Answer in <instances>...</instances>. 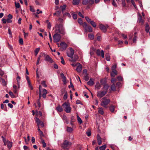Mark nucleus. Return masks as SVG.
Wrapping results in <instances>:
<instances>
[{
	"label": "nucleus",
	"instance_id": "1",
	"mask_svg": "<svg viewBox=\"0 0 150 150\" xmlns=\"http://www.w3.org/2000/svg\"><path fill=\"white\" fill-rule=\"evenodd\" d=\"M71 142L68 141L67 140H65L64 141L62 145V147L65 150H69V148L72 145Z\"/></svg>",
	"mask_w": 150,
	"mask_h": 150
},
{
	"label": "nucleus",
	"instance_id": "2",
	"mask_svg": "<svg viewBox=\"0 0 150 150\" xmlns=\"http://www.w3.org/2000/svg\"><path fill=\"white\" fill-rule=\"evenodd\" d=\"M62 106L64 108V110L67 113H69L71 112V108L68 102H65L62 105Z\"/></svg>",
	"mask_w": 150,
	"mask_h": 150
},
{
	"label": "nucleus",
	"instance_id": "3",
	"mask_svg": "<svg viewBox=\"0 0 150 150\" xmlns=\"http://www.w3.org/2000/svg\"><path fill=\"white\" fill-rule=\"evenodd\" d=\"M110 100L109 99H107L104 97L102 99V100L100 103V105L105 108H107V105L109 104Z\"/></svg>",
	"mask_w": 150,
	"mask_h": 150
},
{
	"label": "nucleus",
	"instance_id": "4",
	"mask_svg": "<svg viewBox=\"0 0 150 150\" xmlns=\"http://www.w3.org/2000/svg\"><path fill=\"white\" fill-rule=\"evenodd\" d=\"M83 26L84 28L85 32H91L92 31V28L90 25H88L86 22L83 23Z\"/></svg>",
	"mask_w": 150,
	"mask_h": 150
},
{
	"label": "nucleus",
	"instance_id": "5",
	"mask_svg": "<svg viewBox=\"0 0 150 150\" xmlns=\"http://www.w3.org/2000/svg\"><path fill=\"white\" fill-rule=\"evenodd\" d=\"M54 42H59L61 39L60 35L57 33H55L53 36Z\"/></svg>",
	"mask_w": 150,
	"mask_h": 150
},
{
	"label": "nucleus",
	"instance_id": "6",
	"mask_svg": "<svg viewBox=\"0 0 150 150\" xmlns=\"http://www.w3.org/2000/svg\"><path fill=\"white\" fill-rule=\"evenodd\" d=\"M94 3V0H82V4L84 5H91Z\"/></svg>",
	"mask_w": 150,
	"mask_h": 150
},
{
	"label": "nucleus",
	"instance_id": "7",
	"mask_svg": "<svg viewBox=\"0 0 150 150\" xmlns=\"http://www.w3.org/2000/svg\"><path fill=\"white\" fill-rule=\"evenodd\" d=\"M109 26L108 25H105L102 24H100L99 25V27L100 29L103 32L105 33L107 31V29L108 28Z\"/></svg>",
	"mask_w": 150,
	"mask_h": 150
},
{
	"label": "nucleus",
	"instance_id": "8",
	"mask_svg": "<svg viewBox=\"0 0 150 150\" xmlns=\"http://www.w3.org/2000/svg\"><path fill=\"white\" fill-rule=\"evenodd\" d=\"M36 122L37 123L38 127H40V128H43L44 126V125L42 122L40 121L38 118H36Z\"/></svg>",
	"mask_w": 150,
	"mask_h": 150
},
{
	"label": "nucleus",
	"instance_id": "9",
	"mask_svg": "<svg viewBox=\"0 0 150 150\" xmlns=\"http://www.w3.org/2000/svg\"><path fill=\"white\" fill-rule=\"evenodd\" d=\"M60 46H61V47L60 48V49L62 51L65 50L67 47V44L63 42H61L60 44Z\"/></svg>",
	"mask_w": 150,
	"mask_h": 150
},
{
	"label": "nucleus",
	"instance_id": "10",
	"mask_svg": "<svg viewBox=\"0 0 150 150\" xmlns=\"http://www.w3.org/2000/svg\"><path fill=\"white\" fill-rule=\"evenodd\" d=\"M62 27V24H56L55 25V32L56 33H60L61 28Z\"/></svg>",
	"mask_w": 150,
	"mask_h": 150
},
{
	"label": "nucleus",
	"instance_id": "11",
	"mask_svg": "<svg viewBox=\"0 0 150 150\" xmlns=\"http://www.w3.org/2000/svg\"><path fill=\"white\" fill-rule=\"evenodd\" d=\"M69 50L70 52L67 53V54L68 57L70 58H71L74 54V50L71 48H69Z\"/></svg>",
	"mask_w": 150,
	"mask_h": 150
},
{
	"label": "nucleus",
	"instance_id": "12",
	"mask_svg": "<svg viewBox=\"0 0 150 150\" xmlns=\"http://www.w3.org/2000/svg\"><path fill=\"white\" fill-rule=\"evenodd\" d=\"M107 93L105 91H98L97 92V96L98 97L102 98Z\"/></svg>",
	"mask_w": 150,
	"mask_h": 150
},
{
	"label": "nucleus",
	"instance_id": "13",
	"mask_svg": "<svg viewBox=\"0 0 150 150\" xmlns=\"http://www.w3.org/2000/svg\"><path fill=\"white\" fill-rule=\"evenodd\" d=\"M45 60L46 61L49 62L50 63H52L53 62L52 59L48 55L46 56L45 58Z\"/></svg>",
	"mask_w": 150,
	"mask_h": 150
},
{
	"label": "nucleus",
	"instance_id": "14",
	"mask_svg": "<svg viewBox=\"0 0 150 150\" xmlns=\"http://www.w3.org/2000/svg\"><path fill=\"white\" fill-rule=\"evenodd\" d=\"M82 69V65L79 63L76 68V71L79 73H80Z\"/></svg>",
	"mask_w": 150,
	"mask_h": 150
},
{
	"label": "nucleus",
	"instance_id": "15",
	"mask_svg": "<svg viewBox=\"0 0 150 150\" xmlns=\"http://www.w3.org/2000/svg\"><path fill=\"white\" fill-rule=\"evenodd\" d=\"M109 87L110 86L108 84L104 85H103V89L104 91H105V92H106V93H107Z\"/></svg>",
	"mask_w": 150,
	"mask_h": 150
},
{
	"label": "nucleus",
	"instance_id": "16",
	"mask_svg": "<svg viewBox=\"0 0 150 150\" xmlns=\"http://www.w3.org/2000/svg\"><path fill=\"white\" fill-rule=\"evenodd\" d=\"M62 78V81L64 83V84L66 83V78L64 76V75L63 73H61L60 74Z\"/></svg>",
	"mask_w": 150,
	"mask_h": 150
},
{
	"label": "nucleus",
	"instance_id": "17",
	"mask_svg": "<svg viewBox=\"0 0 150 150\" xmlns=\"http://www.w3.org/2000/svg\"><path fill=\"white\" fill-rule=\"evenodd\" d=\"M17 76L16 79L17 82L18 86V88H19L20 85V80L21 78L20 76L18 75V73H17Z\"/></svg>",
	"mask_w": 150,
	"mask_h": 150
},
{
	"label": "nucleus",
	"instance_id": "18",
	"mask_svg": "<svg viewBox=\"0 0 150 150\" xmlns=\"http://www.w3.org/2000/svg\"><path fill=\"white\" fill-rule=\"evenodd\" d=\"M138 21L139 23H142V24H143L144 21V20L142 19V16L139 14L138 16Z\"/></svg>",
	"mask_w": 150,
	"mask_h": 150
},
{
	"label": "nucleus",
	"instance_id": "19",
	"mask_svg": "<svg viewBox=\"0 0 150 150\" xmlns=\"http://www.w3.org/2000/svg\"><path fill=\"white\" fill-rule=\"evenodd\" d=\"M94 80L92 78H91L89 81L87 82V84L89 86H92L94 84Z\"/></svg>",
	"mask_w": 150,
	"mask_h": 150
},
{
	"label": "nucleus",
	"instance_id": "20",
	"mask_svg": "<svg viewBox=\"0 0 150 150\" xmlns=\"http://www.w3.org/2000/svg\"><path fill=\"white\" fill-rule=\"evenodd\" d=\"M56 109L57 111L60 112H62L63 110L62 107L59 105H58L56 108Z\"/></svg>",
	"mask_w": 150,
	"mask_h": 150
},
{
	"label": "nucleus",
	"instance_id": "21",
	"mask_svg": "<svg viewBox=\"0 0 150 150\" xmlns=\"http://www.w3.org/2000/svg\"><path fill=\"white\" fill-rule=\"evenodd\" d=\"M137 32H135L134 34V38L133 39V41L134 43H136L137 37Z\"/></svg>",
	"mask_w": 150,
	"mask_h": 150
},
{
	"label": "nucleus",
	"instance_id": "22",
	"mask_svg": "<svg viewBox=\"0 0 150 150\" xmlns=\"http://www.w3.org/2000/svg\"><path fill=\"white\" fill-rule=\"evenodd\" d=\"M71 58V61L75 62L78 59V57L77 55H75L74 56V57H72Z\"/></svg>",
	"mask_w": 150,
	"mask_h": 150
},
{
	"label": "nucleus",
	"instance_id": "23",
	"mask_svg": "<svg viewBox=\"0 0 150 150\" xmlns=\"http://www.w3.org/2000/svg\"><path fill=\"white\" fill-rule=\"evenodd\" d=\"M59 33H60L61 34H62L63 35H64L65 33V29L63 27L62 25V27L61 28Z\"/></svg>",
	"mask_w": 150,
	"mask_h": 150
},
{
	"label": "nucleus",
	"instance_id": "24",
	"mask_svg": "<svg viewBox=\"0 0 150 150\" xmlns=\"http://www.w3.org/2000/svg\"><path fill=\"white\" fill-rule=\"evenodd\" d=\"M80 0H73L72 4L74 5H78Z\"/></svg>",
	"mask_w": 150,
	"mask_h": 150
},
{
	"label": "nucleus",
	"instance_id": "25",
	"mask_svg": "<svg viewBox=\"0 0 150 150\" xmlns=\"http://www.w3.org/2000/svg\"><path fill=\"white\" fill-rule=\"evenodd\" d=\"M97 139L98 143V144L99 145H100L101 144L102 141L100 137L99 136L98 134L97 135Z\"/></svg>",
	"mask_w": 150,
	"mask_h": 150
},
{
	"label": "nucleus",
	"instance_id": "26",
	"mask_svg": "<svg viewBox=\"0 0 150 150\" xmlns=\"http://www.w3.org/2000/svg\"><path fill=\"white\" fill-rule=\"evenodd\" d=\"M146 25L145 27V31L147 33H148L150 30V27L147 23H146Z\"/></svg>",
	"mask_w": 150,
	"mask_h": 150
},
{
	"label": "nucleus",
	"instance_id": "27",
	"mask_svg": "<svg viewBox=\"0 0 150 150\" xmlns=\"http://www.w3.org/2000/svg\"><path fill=\"white\" fill-rule=\"evenodd\" d=\"M100 81L102 85H104L106 84V80L104 79H101Z\"/></svg>",
	"mask_w": 150,
	"mask_h": 150
},
{
	"label": "nucleus",
	"instance_id": "28",
	"mask_svg": "<svg viewBox=\"0 0 150 150\" xmlns=\"http://www.w3.org/2000/svg\"><path fill=\"white\" fill-rule=\"evenodd\" d=\"M95 87L96 88H97L98 89L100 88L101 86L99 82H97L96 83Z\"/></svg>",
	"mask_w": 150,
	"mask_h": 150
},
{
	"label": "nucleus",
	"instance_id": "29",
	"mask_svg": "<svg viewBox=\"0 0 150 150\" xmlns=\"http://www.w3.org/2000/svg\"><path fill=\"white\" fill-rule=\"evenodd\" d=\"M8 44V48L11 51H12L13 54H15V52H14V51L13 50V47H12V46H11V45H10L9 44V43L8 42L7 43Z\"/></svg>",
	"mask_w": 150,
	"mask_h": 150
},
{
	"label": "nucleus",
	"instance_id": "30",
	"mask_svg": "<svg viewBox=\"0 0 150 150\" xmlns=\"http://www.w3.org/2000/svg\"><path fill=\"white\" fill-rule=\"evenodd\" d=\"M5 105V108H4V105L3 104L1 103V109L4 110L6 111H7V108H6V105Z\"/></svg>",
	"mask_w": 150,
	"mask_h": 150
},
{
	"label": "nucleus",
	"instance_id": "31",
	"mask_svg": "<svg viewBox=\"0 0 150 150\" xmlns=\"http://www.w3.org/2000/svg\"><path fill=\"white\" fill-rule=\"evenodd\" d=\"M7 143V146L8 148L9 149H10L12 146V142H11L9 141Z\"/></svg>",
	"mask_w": 150,
	"mask_h": 150
},
{
	"label": "nucleus",
	"instance_id": "32",
	"mask_svg": "<svg viewBox=\"0 0 150 150\" xmlns=\"http://www.w3.org/2000/svg\"><path fill=\"white\" fill-rule=\"evenodd\" d=\"M62 119L67 124L69 123V121L68 120L67 117L66 116L63 115Z\"/></svg>",
	"mask_w": 150,
	"mask_h": 150
},
{
	"label": "nucleus",
	"instance_id": "33",
	"mask_svg": "<svg viewBox=\"0 0 150 150\" xmlns=\"http://www.w3.org/2000/svg\"><path fill=\"white\" fill-rule=\"evenodd\" d=\"M110 88L112 91H114L116 90V87L114 83L111 86Z\"/></svg>",
	"mask_w": 150,
	"mask_h": 150
},
{
	"label": "nucleus",
	"instance_id": "34",
	"mask_svg": "<svg viewBox=\"0 0 150 150\" xmlns=\"http://www.w3.org/2000/svg\"><path fill=\"white\" fill-rule=\"evenodd\" d=\"M98 112L101 115H103L104 114L103 109L102 108H99Z\"/></svg>",
	"mask_w": 150,
	"mask_h": 150
},
{
	"label": "nucleus",
	"instance_id": "35",
	"mask_svg": "<svg viewBox=\"0 0 150 150\" xmlns=\"http://www.w3.org/2000/svg\"><path fill=\"white\" fill-rule=\"evenodd\" d=\"M115 108L114 106L111 105L109 107V110L112 112H114L115 110Z\"/></svg>",
	"mask_w": 150,
	"mask_h": 150
},
{
	"label": "nucleus",
	"instance_id": "36",
	"mask_svg": "<svg viewBox=\"0 0 150 150\" xmlns=\"http://www.w3.org/2000/svg\"><path fill=\"white\" fill-rule=\"evenodd\" d=\"M105 59L106 60L108 61H110V57L108 53H107L105 55Z\"/></svg>",
	"mask_w": 150,
	"mask_h": 150
},
{
	"label": "nucleus",
	"instance_id": "37",
	"mask_svg": "<svg viewBox=\"0 0 150 150\" xmlns=\"http://www.w3.org/2000/svg\"><path fill=\"white\" fill-rule=\"evenodd\" d=\"M89 38L91 40H93L94 38V35L93 34H89L88 35Z\"/></svg>",
	"mask_w": 150,
	"mask_h": 150
},
{
	"label": "nucleus",
	"instance_id": "38",
	"mask_svg": "<svg viewBox=\"0 0 150 150\" xmlns=\"http://www.w3.org/2000/svg\"><path fill=\"white\" fill-rule=\"evenodd\" d=\"M41 142H42V146H43V147L44 148H45V147H46V144L45 143V141L44 140V139L42 138H41Z\"/></svg>",
	"mask_w": 150,
	"mask_h": 150
},
{
	"label": "nucleus",
	"instance_id": "39",
	"mask_svg": "<svg viewBox=\"0 0 150 150\" xmlns=\"http://www.w3.org/2000/svg\"><path fill=\"white\" fill-rule=\"evenodd\" d=\"M66 7V5H63L61 6L60 7V9L63 12L64 10H65Z\"/></svg>",
	"mask_w": 150,
	"mask_h": 150
},
{
	"label": "nucleus",
	"instance_id": "40",
	"mask_svg": "<svg viewBox=\"0 0 150 150\" xmlns=\"http://www.w3.org/2000/svg\"><path fill=\"white\" fill-rule=\"evenodd\" d=\"M0 81L2 83L3 85L5 86L6 85V81L4 79L1 78Z\"/></svg>",
	"mask_w": 150,
	"mask_h": 150
},
{
	"label": "nucleus",
	"instance_id": "41",
	"mask_svg": "<svg viewBox=\"0 0 150 150\" xmlns=\"http://www.w3.org/2000/svg\"><path fill=\"white\" fill-rule=\"evenodd\" d=\"M66 16H67L69 18L71 17V15L69 13L66 12L63 14V17H64Z\"/></svg>",
	"mask_w": 150,
	"mask_h": 150
},
{
	"label": "nucleus",
	"instance_id": "42",
	"mask_svg": "<svg viewBox=\"0 0 150 150\" xmlns=\"http://www.w3.org/2000/svg\"><path fill=\"white\" fill-rule=\"evenodd\" d=\"M106 147V145L105 144H104L102 146L100 147L99 149L100 150H105Z\"/></svg>",
	"mask_w": 150,
	"mask_h": 150
},
{
	"label": "nucleus",
	"instance_id": "43",
	"mask_svg": "<svg viewBox=\"0 0 150 150\" xmlns=\"http://www.w3.org/2000/svg\"><path fill=\"white\" fill-rule=\"evenodd\" d=\"M75 121L74 117L73 116H72L71 117V125H73V122H74Z\"/></svg>",
	"mask_w": 150,
	"mask_h": 150
},
{
	"label": "nucleus",
	"instance_id": "44",
	"mask_svg": "<svg viewBox=\"0 0 150 150\" xmlns=\"http://www.w3.org/2000/svg\"><path fill=\"white\" fill-rule=\"evenodd\" d=\"M71 14L73 18L74 19L76 20V19H77V15L76 14L74 13H73H73H71Z\"/></svg>",
	"mask_w": 150,
	"mask_h": 150
},
{
	"label": "nucleus",
	"instance_id": "45",
	"mask_svg": "<svg viewBox=\"0 0 150 150\" xmlns=\"http://www.w3.org/2000/svg\"><path fill=\"white\" fill-rule=\"evenodd\" d=\"M92 25V26L94 27L95 28L96 26V24L93 21H91L90 22V23Z\"/></svg>",
	"mask_w": 150,
	"mask_h": 150
},
{
	"label": "nucleus",
	"instance_id": "46",
	"mask_svg": "<svg viewBox=\"0 0 150 150\" xmlns=\"http://www.w3.org/2000/svg\"><path fill=\"white\" fill-rule=\"evenodd\" d=\"M77 117L78 122L80 124H81L82 122V120L78 115L77 116Z\"/></svg>",
	"mask_w": 150,
	"mask_h": 150
},
{
	"label": "nucleus",
	"instance_id": "47",
	"mask_svg": "<svg viewBox=\"0 0 150 150\" xmlns=\"http://www.w3.org/2000/svg\"><path fill=\"white\" fill-rule=\"evenodd\" d=\"M15 7L16 8H19L20 7V4L19 3L15 2Z\"/></svg>",
	"mask_w": 150,
	"mask_h": 150
},
{
	"label": "nucleus",
	"instance_id": "48",
	"mask_svg": "<svg viewBox=\"0 0 150 150\" xmlns=\"http://www.w3.org/2000/svg\"><path fill=\"white\" fill-rule=\"evenodd\" d=\"M40 50V48H36L34 52L35 54V55H37L38 54Z\"/></svg>",
	"mask_w": 150,
	"mask_h": 150
},
{
	"label": "nucleus",
	"instance_id": "49",
	"mask_svg": "<svg viewBox=\"0 0 150 150\" xmlns=\"http://www.w3.org/2000/svg\"><path fill=\"white\" fill-rule=\"evenodd\" d=\"M67 130L68 132H71L73 131V129L70 127H67Z\"/></svg>",
	"mask_w": 150,
	"mask_h": 150
},
{
	"label": "nucleus",
	"instance_id": "50",
	"mask_svg": "<svg viewBox=\"0 0 150 150\" xmlns=\"http://www.w3.org/2000/svg\"><path fill=\"white\" fill-rule=\"evenodd\" d=\"M84 79L86 81H88L89 79V77L88 76V75L86 74L85 75L84 77Z\"/></svg>",
	"mask_w": 150,
	"mask_h": 150
},
{
	"label": "nucleus",
	"instance_id": "51",
	"mask_svg": "<svg viewBox=\"0 0 150 150\" xmlns=\"http://www.w3.org/2000/svg\"><path fill=\"white\" fill-rule=\"evenodd\" d=\"M68 96V94L67 92H66L64 96L63 99L64 100H66L67 99Z\"/></svg>",
	"mask_w": 150,
	"mask_h": 150
},
{
	"label": "nucleus",
	"instance_id": "52",
	"mask_svg": "<svg viewBox=\"0 0 150 150\" xmlns=\"http://www.w3.org/2000/svg\"><path fill=\"white\" fill-rule=\"evenodd\" d=\"M122 4L123 7L125 8L126 7V4L125 0H122Z\"/></svg>",
	"mask_w": 150,
	"mask_h": 150
},
{
	"label": "nucleus",
	"instance_id": "53",
	"mask_svg": "<svg viewBox=\"0 0 150 150\" xmlns=\"http://www.w3.org/2000/svg\"><path fill=\"white\" fill-rule=\"evenodd\" d=\"M8 94L12 98H15V96L12 92L11 91H10L9 92Z\"/></svg>",
	"mask_w": 150,
	"mask_h": 150
},
{
	"label": "nucleus",
	"instance_id": "54",
	"mask_svg": "<svg viewBox=\"0 0 150 150\" xmlns=\"http://www.w3.org/2000/svg\"><path fill=\"white\" fill-rule=\"evenodd\" d=\"M117 79L119 81H122L123 80V78L120 76H117Z\"/></svg>",
	"mask_w": 150,
	"mask_h": 150
},
{
	"label": "nucleus",
	"instance_id": "55",
	"mask_svg": "<svg viewBox=\"0 0 150 150\" xmlns=\"http://www.w3.org/2000/svg\"><path fill=\"white\" fill-rule=\"evenodd\" d=\"M85 18L87 22L88 23H90V22L91 21V19H90L88 16H86Z\"/></svg>",
	"mask_w": 150,
	"mask_h": 150
},
{
	"label": "nucleus",
	"instance_id": "56",
	"mask_svg": "<svg viewBox=\"0 0 150 150\" xmlns=\"http://www.w3.org/2000/svg\"><path fill=\"white\" fill-rule=\"evenodd\" d=\"M96 53L98 56H100L101 53V52H100V50L99 49H98L96 50Z\"/></svg>",
	"mask_w": 150,
	"mask_h": 150
},
{
	"label": "nucleus",
	"instance_id": "57",
	"mask_svg": "<svg viewBox=\"0 0 150 150\" xmlns=\"http://www.w3.org/2000/svg\"><path fill=\"white\" fill-rule=\"evenodd\" d=\"M41 84L44 87H46L47 86V85L45 83V81H42L41 82Z\"/></svg>",
	"mask_w": 150,
	"mask_h": 150
},
{
	"label": "nucleus",
	"instance_id": "58",
	"mask_svg": "<svg viewBox=\"0 0 150 150\" xmlns=\"http://www.w3.org/2000/svg\"><path fill=\"white\" fill-rule=\"evenodd\" d=\"M61 95H63L64 93H65L66 92L65 91V90L64 88H62L61 89Z\"/></svg>",
	"mask_w": 150,
	"mask_h": 150
},
{
	"label": "nucleus",
	"instance_id": "59",
	"mask_svg": "<svg viewBox=\"0 0 150 150\" xmlns=\"http://www.w3.org/2000/svg\"><path fill=\"white\" fill-rule=\"evenodd\" d=\"M78 23L81 25L83 24L82 19H81V18H79L78 19Z\"/></svg>",
	"mask_w": 150,
	"mask_h": 150
},
{
	"label": "nucleus",
	"instance_id": "60",
	"mask_svg": "<svg viewBox=\"0 0 150 150\" xmlns=\"http://www.w3.org/2000/svg\"><path fill=\"white\" fill-rule=\"evenodd\" d=\"M61 63L63 64H65L64 60V58L62 57H61Z\"/></svg>",
	"mask_w": 150,
	"mask_h": 150
},
{
	"label": "nucleus",
	"instance_id": "61",
	"mask_svg": "<svg viewBox=\"0 0 150 150\" xmlns=\"http://www.w3.org/2000/svg\"><path fill=\"white\" fill-rule=\"evenodd\" d=\"M8 33L10 35V37H12V36L11 31V29L9 28L8 29Z\"/></svg>",
	"mask_w": 150,
	"mask_h": 150
},
{
	"label": "nucleus",
	"instance_id": "62",
	"mask_svg": "<svg viewBox=\"0 0 150 150\" xmlns=\"http://www.w3.org/2000/svg\"><path fill=\"white\" fill-rule=\"evenodd\" d=\"M30 10L31 11L33 12H34L35 11L34 8H32L31 6H30Z\"/></svg>",
	"mask_w": 150,
	"mask_h": 150
},
{
	"label": "nucleus",
	"instance_id": "63",
	"mask_svg": "<svg viewBox=\"0 0 150 150\" xmlns=\"http://www.w3.org/2000/svg\"><path fill=\"white\" fill-rule=\"evenodd\" d=\"M57 13V16H59L61 13V11H56Z\"/></svg>",
	"mask_w": 150,
	"mask_h": 150
},
{
	"label": "nucleus",
	"instance_id": "64",
	"mask_svg": "<svg viewBox=\"0 0 150 150\" xmlns=\"http://www.w3.org/2000/svg\"><path fill=\"white\" fill-rule=\"evenodd\" d=\"M39 135L41 138L42 137H43L44 135L43 132L41 131H40L39 132Z\"/></svg>",
	"mask_w": 150,
	"mask_h": 150
}]
</instances>
